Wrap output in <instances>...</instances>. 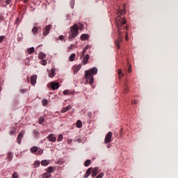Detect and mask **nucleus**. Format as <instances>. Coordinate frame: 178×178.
Listing matches in <instances>:
<instances>
[{
    "label": "nucleus",
    "instance_id": "nucleus-1",
    "mask_svg": "<svg viewBox=\"0 0 178 178\" xmlns=\"http://www.w3.org/2000/svg\"><path fill=\"white\" fill-rule=\"evenodd\" d=\"M126 14L125 10H120V11L117 12V17L115 19V24L118 29V35L119 38L115 40V44L118 48V49H120V42L122 40H123V37L122 36V29H125L124 24L127 22V20H126V18L123 17L122 18L121 16H123V15Z\"/></svg>",
    "mask_w": 178,
    "mask_h": 178
},
{
    "label": "nucleus",
    "instance_id": "nucleus-9",
    "mask_svg": "<svg viewBox=\"0 0 178 178\" xmlns=\"http://www.w3.org/2000/svg\"><path fill=\"white\" fill-rule=\"evenodd\" d=\"M90 59V55L86 54V56L83 58L82 61L83 65H87L88 63V60Z\"/></svg>",
    "mask_w": 178,
    "mask_h": 178
},
{
    "label": "nucleus",
    "instance_id": "nucleus-36",
    "mask_svg": "<svg viewBox=\"0 0 178 178\" xmlns=\"http://www.w3.org/2000/svg\"><path fill=\"white\" fill-rule=\"evenodd\" d=\"M6 5H10L12 0H3Z\"/></svg>",
    "mask_w": 178,
    "mask_h": 178
},
{
    "label": "nucleus",
    "instance_id": "nucleus-26",
    "mask_svg": "<svg viewBox=\"0 0 178 178\" xmlns=\"http://www.w3.org/2000/svg\"><path fill=\"white\" fill-rule=\"evenodd\" d=\"M42 178H51V174H49L48 172H44L42 175Z\"/></svg>",
    "mask_w": 178,
    "mask_h": 178
},
{
    "label": "nucleus",
    "instance_id": "nucleus-2",
    "mask_svg": "<svg viewBox=\"0 0 178 178\" xmlns=\"http://www.w3.org/2000/svg\"><path fill=\"white\" fill-rule=\"evenodd\" d=\"M98 73V69L95 67L93 68L85 71V79L86 83H88L90 86H92L94 83V76Z\"/></svg>",
    "mask_w": 178,
    "mask_h": 178
},
{
    "label": "nucleus",
    "instance_id": "nucleus-47",
    "mask_svg": "<svg viewBox=\"0 0 178 178\" xmlns=\"http://www.w3.org/2000/svg\"><path fill=\"white\" fill-rule=\"evenodd\" d=\"M19 20H20V19H19V17H17V18L16 19L15 23H17V22H19Z\"/></svg>",
    "mask_w": 178,
    "mask_h": 178
},
{
    "label": "nucleus",
    "instance_id": "nucleus-53",
    "mask_svg": "<svg viewBox=\"0 0 178 178\" xmlns=\"http://www.w3.org/2000/svg\"><path fill=\"white\" fill-rule=\"evenodd\" d=\"M2 90V88L0 87V92H1V90Z\"/></svg>",
    "mask_w": 178,
    "mask_h": 178
},
{
    "label": "nucleus",
    "instance_id": "nucleus-30",
    "mask_svg": "<svg viewBox=\"0 0 178 178\" xmlns=\"http://www.w3.org/2000/svg\"><path fill=\"white\" fill-rule=\"evenodd\" d=\"M63 139V135L59 134L58 138V141L60 142V141H62Z\"/></svg>",
    "mask_w": 178,
    "mask_h": 178
},
{
    "label": "nucleus",
    "instance_id": "nucleus-20",
    "mask_svg": "<svg viewBox=\"0 0 178 178\" xmlns=\"http://www.w3.org/2000/svg\"><path fill=\"white\" fill-rule=\"evenodd\" d=\"M76 58V54H72L70 56V58H69V60L70 62H73V60H74V58Z\"/></svg>",
    "mask_w": 178,
    "mask_h": 178
},
{
    "label": "nucleus",
    "instance_id": "nucleus-42",
    "mask_svg": "<svg viewBox=\"0 0 178 178\" xmlns=\"http://www.w3.org/2000/svg\"><path fill=\"white\" fill-rule=\"evenodd\" d=\"M131 66H129V68H128V73H131Z\"/></svg>",
    "mask_w": 178,
    "mask_h": 178
},
{
    "label": "nucleus",
    "instance_id": "nucleus-52",
    "mask_svg": "<svg viewBox=\"0 0 178 178\" xmlns=\"http://www.w3.org/2000/svg\"><path fill=\"white\" fill-rule=\"evenodd\" d=\"M133 104H136V100L133 102Z\"/></svg>",
    "mask_w": 178,
    "mask_h": 178
},
{
    "label": "nucleus",
    "instance_id": "nucleus-10",
    "mask_svg": "<svg viewBox=\"0 0 178 178\" xmlns=\"http://www.w3.org/2000/svg\"><path fill=\"white\" fill-rule=\"evenodd\" d=\"M52 90H58L59 88V83L53 82L51 86Z\"/></svg>",
    "mask_w": 178,
    "mask_h": 178
},
{
    "label": "nucleus",
    "instance_id": "nucleus-14",
    "mask_svg": "<svg viewBox=\"0 0 178 178\" xmlns=\"http://www.w3.org/2000/svg\"><path fill=\"white\" fill-rule=\"evenodd\" d=\"M22 138H23V134H22V133L19 134L17 138L18 144H19V145L22 144Z\"/></svg>",
    "mask_w": 178,
    "mask_h": 178
},
{
    "label": "nucleus",
    "instance_id": "nucleus-15",
    "mask_svg": "<svg viewBox=\"0 0 178 178\" xmlns=\"http://www.w3.org/2000/svg\"><path fill=\"white\" fill-rule=\"evenodd\" d=\"M37 151H38V147H37L36 146H33L30 149V152L32 154H35V152H37Z\"/></svg>",
    "mask_w": 178,
    "mask_h": 178
},
{
    "label": "nucleus",
    "instance_id": "nucleus-4",
    "mask_svg": "<svg viewBox=\"0 0 178 178\" xmlns=\"http://www.w3.org/2000/svg\"><path fill=\"white\" fill-rule=\"evenodd\" d=\"M111 143H112V132L109 131L105 136L104 144H109Z\"/></svg>",
    "mask_w": 178,
    "mask_h": 178
},
{
    "label": "nucleus",
    "instance_id": "nucleus-12",
    "mask_svg": "<svg viewBox=\"0 0 178 178\" xmlns=\"http://www.w3.org/2000/svg\"><path fill=\"white\" fill-rule=\"evenodd\" d=\"M89 37L90 36L88 35V34L83 33L81 35V41H87V40H88Z\"/></svg>",
    "mask_w": 178,
    "mask_h": 178
},
{
    "label": "nucleus",
    "instance_id": "nucleus-46",
    "mask_svg": "<svg viewBox=\"0 0 178 178\" xmlns=\"http://www.w3.org/2000/svg\"><path fill=\"white\" fill-rule=\"evenodd\" d=\"M21 92H26V89H22Z\"/></svg>",
    "mask_w": 178,
    "mask_h": 178
},
{
    "label": "nucleus",
    "instance_id": "nucleus-5",
    "mask_svg": "<svg viewBox=\"0 0 178 178\" xmlns=\"http://www.w3.org/2000/svg\"><path fill=\"white\" fill-rule=\"evenodd\" d=\"M51 25H47L45 26V28L43 29V35L47 36L49 34V31H51Z\"/></svg>",
    "mask_w": 178,
    "mask_h": 178
},
{
    "label": "nucleus",
    "instance_id": "nucleus-39",
    "mask_svg": "<svg viewBox=\"0 0 178 178\" xmlns=\"http://www.w3.org/2000/svg\"><path fill=\"white\" fill-rule=\"evenodd\" d=\"M69 92H70L69 90H65L63 91V95H69Z\"/></svg>",
    "mask_w": 178,
    "mask_h": 178
},
{
    "label": "nucleus",
    "instance_id": "nucleus-49",
    "mask_svg": "<svg viewBox=\"0 0 178 178\" xmlns=\"http://www.w3.org/2000/svg\"><path fill=\"white\" fill-rule=\"evenodd\" d=\"M91 115V113H88V115L90 116Z\"/></svg>",
    "mask_w": 178,
    "mask_h": 178
},
{
    "label": "nucleus",
    "instance_id": "nucleus-11",
    "mask_svg": "<svg viewBox=\"0 0 178 178\" xmlns=\"http://www.w3.org/2000/svg\"><path fill=\"white\" fill-rule=\"evenodd\" d=\"M70 109H72V106L68 105L67 107L63 108L61 110V113H66V112H67V111H70Z\"/></svg>",
    "mask_w": 178,
    "mask_h": 178
},
{
    "label": "nucleus",
    "instance_id": "nucleus-23",
    "mask_svg": "<svg viewBox=\"0 0 178 178\" xmlns=\"http://www.w3.org/2000/svg\"><path fill=\"white\" fill-rule=\"evenodd\" d=\"M32 33L33 34H37V33H38V28L37 26H34L32 29Z\"/></svg>",
    "mask_w": 178,
    "mask_h": 178
},
{
    "label": "nucleus",
    "instance_id": "nucleus-25",
    "mask_svg": "<svg viewBox=\"0 0 178 178\" xmlns=\"http://www.w3.org/2000/svg\"><path fill=\"white\" fill-rule=\"evenodd\" d=\"M46 171L47 172V173H49L50 175V173H52L54 172V167H49Z\"/></svg>",
    "mask_w": 178,
    "mask_h": 178
},
{
    "label": "nucleus",
    "instance_id": "nucleus-29",
    "mask_svg": "<svg viewBox=\"0 0 178 178\" xmlns=\"http://www.w3.org/2000/svg\"><path fill=\"white\" fill-rule=\"evenodd\" d=\"M70 5L72 9H73V8H74V0H70Z\"/></svg>",
    "mask_w": 178,
    "mask_h": 178
},
{
    "label": "nucleus",
    "instance_id": "nucleus-8",
    "mask_svg": "<svg viewBox=\"0 0 178 178\" xmlns=\"http://www.w3.org/2000/svg\"><path fill=\"white\" fill-rule=\"evenodd\" d=\"M31 83L32 86H35L37 83V75H33L31 76Z\"/></svg>",
    "mask_w": 178,
    "mask_h": 178
},
{
    "label": "nucleus",
    "instance_id": "nucleus-16",
    "mask_svg": "<svg viewBox=\"0 0 178 178\" xmlns=\"http://www.w3.org/2000/svg\"><path fill=\"white\" fill-rule=\"evenodd\" d=\"M90 48V45H87L82 51L81 58L86 55V53L87 52V50Z\"/></svg>",
    "mask_w": 178,
    "mask_h": 178
},
{
    "label": "nucleus",
    "instance_id": "nucleus-24",
    "mask_svg": "<svg viewBox=\"0 0 178 178\" xmlns=\"http://www.w3.org/2000/svg\"><path fill=\"white\" fill-rule=\"evenodd\" d=\"M90 165H91V160H86L84 163V166L88 167L90 166Z\"/></svg>",
    "mask_w": 178,
    "mask_h": 178
},
{
    "label": "nucleus",
    "instance_id": "nucleus-35",
    "mask_svg": "<svg viewBox=\"0 0 178 178\" xmlns=\"http://www.w3.org/2000/svg\"><path fill=\"white\" fill-rule=\"evenodd\" d=\"M13 178H19V174H17V172H14L13 174Z\"/></svg>",
    "mask_w": 178,
    "mask_h": 178
},
{
    "label": "nucleus",
    "instance_id": "nucleus-13",
    "mask_svg": "<svg viewBox=\"0 0 178 178\" xmlns=\"http://www.w3.org/2000/svg\"><path fill=\"white\" fill-rule=\"evenodd\" d=\"M91 172H92V168H88L84 175V177L85 178L88 177V176L91 175Z\"/></svg>",
    "mask_w": 178,
    "mask_h": 178
},
{
    "label": "nucleus",
    "instance_id": "nucleus-7",
    "mask_svg": "<svg viewBox=\"0 0 178 178\" xmlns=\"http://www.w3.org/2000/svg\"><path fill=\"white\" fill-rule=\"evenodd\" d=\"M47 140L51 143H55L56 141V137L54 134H51L47 137Z\"/></svg>",
    "mask_w": 178,
    "mask_h": 178
},
{
    "label": "nucleus",
    "instance_id": "nucleus-28",
    "mask_svg": "<svg viewBox=\"0 0 178 178\" xmlns=\"http://www.w3.org/2000/svg\"><path fill=\"white\" fill-rule=\"evenodd\" d=\"M47 56L44 53H40L38 56L39 59H44Z\"/></svg>",
    "mask_w": 178,
    "mask_h": 178
},
{
    "label": "nucleus",
    "instance_id": "nucleus-32",
    "mask_svg": "<svg viewBox=\"0 0 178 178\" xmlns=\"http://www.w3.org/2000/svg\"><path fill=\"white\" fill-rule=\"evenodd\" d=\"M47 61L45 60H42L40 61V65H42L43 66H47Z\"/></svg>",
    "mask_w": 178,
    "mask_h": 178
},
{
    "label": "nucleus",
    "instance_id": "nucleus-6",
    "mask_svg": "<svg viewBox=\"0 0 178 178\" xmlns=\"http://www.w3.org/2000/svg\"><path fill=\"white\" fill-rule=\"evenodd\" d=\"M101 172V170H99V168L95 167L94 168H92V177H95L98 173Z\"/></svg>",
    "mask_w": 178,
    "mask_h": 178
},
{
    "label": "nucleus",
    "instance_id": "nucleus-50",
    "mask_svg": "<svg viewBox=\"0 0 178 178\" xmlns=\"http://www.w3.org/2000/svg\"><path fill=\"white\" fill-rule=\"evenodd\" d=\"M108 148H111V146L109 145H107Z\"/></svg>",
    "mask_w": 178,
    "mask_h": 178
},
{
    "label": "nucleus",
    "instance_id": "nucleus-21",
    "mask_svg": "<svg viewBox=\"0 0 178 178\" xmlns=\"http://www.w3.org/2000/svg\"><path fill=\"white\" fill-rule=\"evenodd\" d=\"M81 69V65H79L76 67H74V73H77V72H79V70H80Z\"/></svg>",
    "mask_w": 178,
    "mask_h": 178
},
{
    "label": "nucleus",
    "instance_id": "nucleus-41",
    "mask_svg": "<svg viewBox=\"0 0 178 178\" xmlns=\"http://www.w3.org/2000/svg\"><path fill=\"white\" fill-rule=\"evenodd\" d=\"M58 38L60 40V41H63L65 40V36L61 35L58 37Z\"/></svg>",
    "mask_w": 178,
    "mask_h": 178
},
{
    "label": "nucleus",
    "instance_id": "nucleus-40",
    "mask_svg": "<svg viewBox=\"0 0 178 178\" xmlns=\"http://www.w3.org/2000/svg\"><path fill=\"white\" fill-rule=\"evenodd\" d=\"M104 172H101L96 178H102L104 177Z\"/></svg>",
    "mask_w": 178,
    "mask_h": 178
},
{
    "label": "nucleus",
    "instance_id": "nucleus-38",
    "mask_svg": "<svg viewBox=\"0 0 178 178\" xmlns=\"http://www.w3.org/2000/svg\"><path fill=\"white\" fill-rule=\"evenodd\" d=\"M3 40H5V35H1L0 36V44H1V42H2V41H3Z\"/></svg>",
    "mask_w": 178,
    "mask_h": 178
},
{
    "label": "nucleus",
    "instance_id": "nucleus-33",
    "mask_svg": "<svg viewBox=\"0 0 178 178\" xmlns=\"http://www.w3.org/2000/svg\"><path fill=\"white\" fill-rule=\"evenodd\" d=\"M47 104H48V100L44 99V100L42 101V105H43V106H47Z\"/></svg>",
    "mask_w": 178,
    "mask_h": 178
},
{
    "label": "nucleus",
    "instance_id": "nucleus-51",
    "mask_svg": "<svg viewBox=\"0 0 178 178\" xmlns=\"http://www.w3.org/2000/svg\"><path fill=\"white\" fill-rule=\"evenodd\" d=\"M125 29H126V30H127V29H129V27H127V26H125Z\"/></svg>",
    "mask_w": 178,
    "mask_h": 178
},
{
    "label": "nucleus",
    "instance_id": "nucleus-3",
    "mask_svg": "<svg viewBox=\"0 0 178 178\" xmlns=\"http://www.w3.org/2000/svg\"><path fill=\"white\" fill-rule=\"evenodd\" d=\"M77 35H79V25L75 24L74 26L70 27L68 40L72 41V40H73V38H76Z\"/></svg>",
    "mask_w": 178,
    "mask_h": 178
},
{
    "label": "nucleus",
    "instance_id": "nucleus-48",
    "mask_svg": "<svg viewBox=\"0 0 178 178\" xmlns=\"http://www.w3.org/2000/svg\"><path fill=\"white\" fill-rule=\"evenodd\" d=\"M126 40L127 41L129 40V38H127V35H126Z\"/></svg>",
    "mask_w": 178,
    "mask_h": 178
},
{
    "label": "nucleus",
    "instance_id": "nucleus-18",
    "mask_svg": "<svg viewBox=\"0 0 178 178\" xmlns=\"http://www.w3.org/2000/svg\"><path fill=\"white\" fill-rule=\"evenodd\" d=\"M76 127L78 129H81V127H83V122H81V120H77L76 121Z\"/></svg>",
    "mask_w": 178,
    "mask_h": 178
},
{
    "label": "nucleus",
    "instance_id": "nucleus-22",
    "mask_svg": "<svg viewBox=\"0 0 178 178\" xmlns=\"http://www.w3.org/2000/svg\"><path fill=\"white\" fill-rule=\"evenodd\" d=\"M13 158V154H12V152H10L8 154L7 159H8V161H12Z\"/></svg>",
    "mask_w": 178,
    "mask_h": 178
},
{
    "label": "nucleus",
    "instance_id": "nucleus-31",
    "mask_svg": "<svg viewBox=\"0 0 178 178\" xmlns=\"http://www.w3.org/2000/svg\"><path fill=\"white\" fill-rule=\"evenodd\" d=\"M33 165H34V168H38V166H40V161H35Z\"/></svg>",
    "mask_w": 178,
    "mask_h": 178
},
{
    "label": "nucleus",
    "instance_id": "nucleus-17",
    "mask_svg": "<svg viewBox=\"0 0 178 178\" xmlns=\"http://www.w3.org/2000/svg\"><path fill=\"white\" fill-rule=\"evenodd\" d=\"M55 70L52 69L49 72V76L52 78L55 77Z\"/></svg>",
    "mask_w": 178,
    "mask_h": 178
},
{
    "label": "nucleus",
    "instance_id": "nucleus-34",
    "mask_svg": "<svg viewBox=\"0 0 178 178\" xmlns=\"http://www.w3.org/2000/svg\"><path fill=\"white\" fill-rule=\"evenodd\" d=\"M45 121V119H44V118H39V124H42V123H43Z\"/></svg>",
    "mask_w": 178,
    "mask_h": 178
},
{
    "label": "nucleus",
    "instance_id": "nucleus-37",
    "mask_svg": "<svg viewBox=\"0 0 178 178\" xmlns=\"http://www.w3.org/2000/svg\"><path fill=\"white\" fill-rule=\"evenodd\" d=\"M38 155H42L44 154V150L42 149H39L38 152Z\"/></svg>",
    "mask_w": 178,
    "mask_h": 178
},
{
    "label": "nucleus",
    "instance_id": "nucleus-44",
    "mask_svg": "<svg viewBox=\"0 0 178 178\" xmlns=\"http://www.w3.org/2000/svg\"><path fill=\"white\" fill-rule=\"evenodd\" d=\"M118 73L119 76H120V74H122V70H118Z\"/></svg>",
    "mask_w": 178,
    "mask_h": 178
},
{
    "label": "nucleus",
    "instance_id": "nucleus-27",
    "mask_svg": "<svg viewBox=\"0 0 178 178\" xmlns=\"http://www.w3.org/2000/svg\"><path fill=\"white\" fill-rule=\"evenodd\" d=\"M27 52L29 55H31L33 52H34V47H31L27 49Z\"/></svg>",
    "mask_w": 178,
    "mask_h": 178
},
{
    "label": "nucleus",
    "instance_id": "nucleus-19",
    "mask_svg": "<svg viewBox=\"0 0 178 178\" xmlns=\"http://www.w3.org/2000/svg\"><path fill=\"white\" fill-rule=\"evenodd\" d=\"M41 165L42 166H48V165H49V161L47 160H43L41 161Z\"/></svg>",
    "mask_w": 178,
    "mask_h": 178
},
{
    "label": "nucleus",
    "instance_id": "nucleus-43",
    "mask_svg": "<svg viewBox=\"0 0 178 178\" xmlns=\"http://www.w3.org/2000/svg\"><path fill=\"white\" fill-rule=\"evenodd\" d=\"M73 49V44H71L68 48V51H70V49Z\"/></svg>",
    "mask_w": 178,
    "mask_h": 178
},
{
    "label": "nucleus",
    "instance_id": "nucleus-45",
    "mask_svg": "<svg viewBox=\"0 0 178 178\" xmlns=\"http://www.w3.org/2000/svg\"><path fill=\"white\" fill-rule=\"evenodd\" d=\"M3 20V17L2 15H0V23Z\"/></svg>",
    "mask_w": 178,
    "mask_h": 178
}]
</instances>
